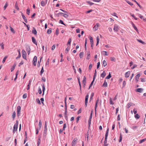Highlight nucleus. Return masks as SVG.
<instances>
[{"instance_id":"nucleus-1","label":"nucleus","mask_w":146,"mask_h":146,"mask_svg":"<svg viewBox=\"0 0 146 146\" xmlns=\"http://www.w3.org/2000/svg\"><path fill=\"white\" fill-rule=\"evenodd\" d=\"M18 124V121H17L16 123L15 124L14 126L13 130V133H15V132L17 131Z\"/></svg>"},{"instance_id":"nucleus-2","label":"nucleus","mask_w":146,"mask_h":146,"mask_svg":"<svg viewBox=\"0 0 146 146\" xmlns=\"http://www.w3.org/2000/svg\"><path fill=\"white\" fill-rule=\"evenodd\" d=\"M22 56L23 58L25 59H26V51L24 50H23L22 51Z\"/></svg>"},{"instance_id":"nucleus-9","label":"nucleus","mask_w":146,"mask_h":146,"mask_svg":"<svg viewBox=\"0 0 146 146\" xmlns=\"http://www.w3.org/2000/svg\"><path fill=\"white\" fill-rule=\"evenodd\" d=\"M131 24L132 25L133 27L134 28V29L136 31L137 33L138 34H139V32L138 30V29H137V27H136V26L132 22H131Z\"/></svg>"},{"instance_id":"nucleus-41","label":"nucleus","mask_w":146,"mask_h":146,"mask_svg":"<svg viewBox=\"0 0 146 146\" xmlns=\"http://www.w3.org/2000/svg\"><path fill=\"white\" fill-rule=\"evenodd\" d=\"M111 74H110V72L109 73V75L108 76L106 77V79H110V78H111Z\"/></svg>"},{"instance_id":"nucleus-20","label":"nucleus","mask_w":146,"mask_h":146,"mask_svg":"<svg viewBox=\"0 0 146 146\" xmlns=\"http://www.w3.org/2000/svg\"><path fill=\"white\" fill-rule=\"evenodd\" d=\"M26 50L27 51H30L31 50V49L29 46H26Z\"/></svg>"},{"instance_id":"nucleus-22","label":"nucleus","mask_w":146,"mask_h":146,"mask_svg":"<svg viewBox=\"0 0 146 146\" xmlns=\"http://www.w3.org/2000/svg\"><path fill=\"white\" fill-rule=\"evenodd\" d=\"M33 29L32 30V33L35 35H36L37 33V31L34 28H33Z\"/></svg>"},{"instance_id":"nucleus-19","label":"nucleus","mask_w":146,"mask_h":146,"mask_svg":"<svg viewBox=\"0 0 146 146\" xmlns=\"http://www.w3.org/2000/svg\"><path fill=\"white\" fill-rule=\"evenodd\" d=\"M90 58V52H88L87 53V56L86 57V59L88 60Z\"/></svg>"},{"instance_id":"nucleus-49","label":"nucleus","mask_w":146,"mask_h":146,"mask_svg":"<svg viewBox=\"0 0 146 146\" xmlns=\"http://www.w3.org/2000/svg\"><path fill=\"white\" fill-rule=\"evenodd\" d=\"M36 102L39 104H41L38 98L36 99Z\"/></svg>"},{"instance_id":"nucleus-63","label":"nucleus","mask_w":146,"mask_h":146,"mask_svg":"<svg viewBox=\"0 0 146 146\" xmlns=\"http://www.w3.org/2000/svg\"><path fill=\"white\" fill-rule=\"evenodd\" d=\"M92 64L91 63L90 64L89 66V70H90L91 69V68H92Z\"/></svg>"},{"instance_id":"nucleus-12","label":"nucleus","mask_w":146,"mask_h":146,"mask_svg":"<svg viewBox=\"0 0 146 146\" xmlns=\"http://www.w3.org/2000/svg\"><path fill=\"white\" fill-rule=\"evenodd\" d=\"M47 129H44L43 133L44 138L45 139L46 135Z\"/></svg>"},{"instance_id":"nucleus-47","label":"nucleus","mask_w":146,"mask_h":146,"mask_svg":"<svg viewBox=\"0 0 146 146\" xmlns=\"http://www.w3.org/2000/svg\"><path fill=\"white\" fill-rule=\"evenodd\" d=\"M107 82L106 81H104L103 84V86L106 87L107 86Z\"/></svg>"},{"instance_id":"nucleus-48","label":"nucleus","mask_w":146,"mask_h":146,"mask_svg":"<svg viewBox=\"0 0 146 146\" xmlns=\"http://www.w3.org/2000/svg\"><path fill=\"white\" fill-rule=\"evenodd\" d=\"M86 2L90 6L94 4L93 3L90 2L89 1H87Z\"/></svg>"},{"instance_id":"nucleus-36","label":"nucleus","mask_w":146,"mask_h":146,"mask_svg":"<svg viewBox=\"0 0 146 146\" xmlns=\"http://www.w3.org/2000/svg\"><path fill=\"white\" fill-rule=\"evenodd\" d=\"M110 60H111L112 61H113L115 62L116 60L115 58L114 57H111L110 58Z\"/></svg>"},{"instance_id":"nucleus-28","label":"nucleus","mask_w":146,"mask_h":146,"mask_svg":"<svg viewBox=\"0 0 146 146\" xmlns=\"http://www.w3.org/2000/svg\"><path fill=\"white\" fill-rule=\"evenodd\" d=\"M18 74H19V70H17L16 73V74H15L16 77L14 79V81H15L16 80V79L17 78V76L18 75Z\"/></svg>"},{"instance_id":"nucleus-60","label":"nucleus","mask_w":146,"mask_h":146,"mask_svg":"<svg viewBox=\"0 0 146 146\" xmlns=\"http://www.w3.org/2000/svg\"><path fill=\"white\" fill-rule=\"evenodd\" d=\"M88 97L89 96L88 95H87L86 96L85 99V101H88Z\"/></svg>"},{"instance_id":"nucleus-5","label":"nucleus","mask_w":146,"mask_h":146,"mask_svg":"<svg viewBox=\"0 0 146 146\" xmlns=\"http://www.w3.org/2000/svg\"><path fill=\"white\" fill-rule=\"evenodd\" d=\"M119 29V27L117 24H115L114 25L113 30L115 31H117Z\"/></svg>"},{"instance_id":"nucleus-55","label":"nucleus","mask_w":146,"mask_h":146,"mask_svg":"<svg viewBox=\"0 0 146 146\" xmlns=\"http://www.w3.org/2000/svg\"><path fill=\"white\" fill-rule=\"evenodd\" d=\"M59 23H61V24H62L63 25H64L65 26L66 25L64 23L63 21H62V20H60Z\"/></svg>"},{"instance_id":"nucleus-23","label":"nucleus","mask_w":146,"mask_h":146,"mask_svg":"<svg viewBox=\"0 0 146 146\" xmlns=\"http://www.w3.org/2000/svg\"><path fill=\"white\" fill-rule=\"evenodd\" d=\"M96 40H97V43L96 44V45L97 46L99 42L100 39L99 38V37L98 36H97L96 37Z\"/></svg>"},{"instance_id":"nucleus-45","label":"nucleus","mask_w":146,"mask_h":146,"mask_svg":"<svg viewBox=\"0 0 146 146\" xmlns=\"http://www.w3.org/2000/svg\"><path fill=\"white\" fill-rule=\"evenodd\" d=\"M125 1H126L128 4H129L130 5H133V4L129 1H128L127 0H125Z\"/></svg>"},{"instance_id":"nucleus-17","label":"nucleus","mask_w":146,"mask_h":146,"mask_svg":"<svg viewBox=\"0 0 146 146\" xmlns=\"http://www.w3.org/2000/svg\"><path fill=\"white\" fill-rule=\"evenodd\" d=\"M32 42H33L36 45H37V43L36 42V40L35 39V38L33 37H32Z\"/></svg>"},{"instance_id":"nucleus-27","label":"nucleus","mask_w":146,"mask_h":146,"mask_svg":"<svg viewBox=\"0 0 146 146\" xmlns=\"http://www.w3.org/2000/svg\"><path fill=\"white\" fill-rule=\"evenodd\" d=\"M40 137L38 138L37 143V146H39L40 144Z\"/></svg>"},{"instance_id":"nucleus-8","label":"nucleus","mask_w":146,"mask_h":146,"mask_svg":"<svg viewBox=\"0 0 146 146\" xmlns=\"http://www.w3.org/2000/svg\"><path fill=\"white\" fill-rule=\"evenodd\" d=\"M77 141V139L76 138H75L72 141V146H74L76 143Z\"/></svg>"},{"instance_id":"nucleus-51","label":"nucleus","mask_w":146,"mask_h":146,"mask_svg":"<svg viewBox=\"0 0 146 146\" xmlns=\"http://www.w3.org/2000/svg\"><path fill=\"white\" fill-rule=\"evenodd\" d=\"M44 70L43 69V67H42L41 70V71L40 72V74L41 75H42V74L43 73V72H44Z\"/></svg>"},{"instance_id":"nucleus-64","label":"nucleus","mask_w":146,"mask_h":146,"mask_svg":"<svg viewBox=\"0 0 146 146\" xmlns=\"http://www.w3.org/2000/svg\"><path fill=\"white\" fill-rule=\"evenodd\" d=\"M126 82L125 81H124L123 83V87H124L126 85Z\"/></svg>"},{"instance_id":"nucleus-25","label":"nucleus","mask_w":146,"mask_h":146,"mask_svg":"<svg viewBox=\"0 0 146 146\" xmlns=\"http://www.w3.org/2000/svg\"><path fill=\"white\" fill-rule=\"evenodd\" d=\"M132 103L131 102H129L127 105V108H129L132 105Z\"/></svg>"},{"instance_id":"nucleus-53","label":"nucleus","mask_w":146,"mask_h":146,"mask_svg":"<svg viewBox=\"0 0 146 146\" xmlns=\"http://www.w3.org/2000/svg\"><path fill=\"white\" fill-rule=\"evenodd\" d=\"M69 48L68 47H67L65 50V52L66 53H67L68 51L69 50Z\"/></svg>"},{"instance_id":"nucleus-52","label":"nucleus","mask_w":146,"mask_h":146,"mask_svg":"<svg viewBox=\"0 0 146 146\" xmlns=\"http://www.w3.org/2000/svg\"><path fill=\"white\" fill-rule=\"evenodd\" d=\"M134 2H135L136 3L137 5L140 8H141V6L140 5H139L138 3L135 0H133V1Z\"/></svg>"},{"instance_id":"nucleus-56","label":"nucleus","mask_w":146,"mask_h":146,"mask_svg":"<svg viewBox=\"0 0 146 146\" xmlns=\"http://www.w3.org/2000/svg\"><path fill=\"white\" fill-rule=\"evenodd\" d=\"M55 44H54L52 46L51 48V50H53L55 48Z\"/></svg>"},{"instance_id":"nucleus-34","label":"nucleus","mask_w":146,"mask_h":146,"mask_svg":"<svg viewBox=\"0 0 146 146\" xmlns=\"http://www.w3.org/2000/svg\"><path fill=\"white\" fill-rule=\"evenodd\" d=\"M110 104L113 105L114 103L112 102V98H110Z\"/></svg>"},{"instance_id":"nucleus-35","label":"nucleus","mask_w":146,"mask_h":146,"mask_svg":"<svg viewBox=\"0 0 146 146\" xmlns=\"http://www.w3.org/2000/svg\"><path fill=\"white\" fill-rule=\"evenodd\" d=\"M52 32V29L50 28L48 29L47 31V33L48 34H50Z\"/></svg>"},{"instance_id":"nucleus-14","label":"nucleus","mask_w":146,"mask_h":146,"mask_svg":"<svg viewBox=\"0 0 146 146\" xmlns=\"http://www.w3.org/2000/svg\"><path fill=\"white\" fill-rule=\"evenodd\" d=\"M46 3H47V1H42L41 2V6H44L46 5Z\"/></svg>"},{"instance_id":"nucleus-58","label":"nucleus","mask_w":146,"mask_h":146,"mask_svg":"<svg viewBox=\"0 0 146 146\" xmlns=\"http://www.w3.org/2000/svg\"><path fill=\"white\" fill-rule=\"evenodd\" d=\"M27 97V94H24L23 96V98L24 99L26 98Z\"/></svg>"},{"instance_id":"nucleus-15","label":"nucleus","mask_w":146,"mask_h":146,"mask_svg":"<svg viewBox=\"0 0 146 146\" xmlns=\"http://www.w3.org/2000/svg\"><path fill=\"white\" fill-rule=\"evenodd\" d=\"M42 91H43V93L42 94V95L43 96L44 94V91L45 90V88L44 86V84H42Z\"/></svg>"},{"instance_id":"nucleus-43","label":"nucleus","mask_w":146,"mask_h":146,"mask_svg":"<svg viewBox=\"0 0 146 146\" xmlns=\"http://www.w3.org/2000/svg\"><path fill=\"white\" fill-rule=\"evenodd\" d=\"M59 33V30L58 28H57L56 30L55 34L56 35H58Z\"/></svg>"},{"instance_id":"nucleus-16","label":"nucleus","mask_w":146,"mask_h":146,"mask_svg":"<svg viewBox=\"0 0 146 146\" xmlns=\"http://www.w3.org/2000/svg\"><path fill=\"white\" fill-rule=\"evenodd\" d=\"M42 126V122L41 120H39L38 123V129H40L41 128Z\"/></svg>"},{"instance_id":"nucleus-39","label":"nucleus","mask_w":146,"mask_h":146,"mask_svg":"<svg viewBox=\"0 0 146 146\" xmlns=\"http://www.w3.org/2000/svg\"><path fill=\"white\" fill-rule=\"evenodd\" d=\"M10 28L11 31L13 33H15V31L13 29V28H12L11 26H10Z\"/></svg>"},{"instance_id":"nucleus-31","label":"nucleus","mask_w":146,"mask_h":146,"mask_svg":"<svg viewBox=\"0 0 146 146\" xmlns=\"http://www.w3.org/2000/svg\"><path fill=\"white\" fill-rule=\"evenodd\" d=\"M103 66L104 67L106 66L107 65V63L105 60H104L103 61Z\"/></svg>"},{"instance_id":"nucleus-37","label":"nucleus","mask_w":146,"mask_h":146,"mask_svg":"<svg viewBox=\"0 0 146 146\" xmlns=\"http://www.w3.org/2000/svg\"><path fill=\"white\" fill-rule=\"evenodd\" d=\"M98 100H97V101L96 103V105H95V111H96V108H97V106H98Z\"/></svg>"},{"instance_id":"nucleus-6","label":"nucleus","mask_w":146,"mask_h":146,"mask_svg":"<svg viewBox=\"0 0 146 146\" xmlns=\"http://www.w3.org/2000/svg\"><path fill=\"white\" fill-rule=\"evenodd\" d=\"M37 60V58L36 56H35L33 58V65L35 66L36 65V62Z\"/></svg>"},{"instance_id":"nucleus-30","label":"nucleus","mask_w":146,"mask_h":146,"mask_svg":"<svg viewBox=\"0 0 146 146\" xmlns=\"http://www.w3.org/2000/svg\"><path fill=\"white\" fill-rule=\"evenodd\" d=\"M137 40L139 42L142 43L143 44H145V43L144 42H143L141 40L137 39Z\"/></svg>"},{"instance_id":"nucleus-11","label":"nucleus","mask_w":146,"mask_h":146,"mask_svg":"<svg viewBox=\"0 0 146 146\" xmlns=\"http://www.w3.org/2000/svg\"><path fill=\"white\" fill-rule=\"evenodd\" d=\"M21 15H22V17L23 18V19H24L26 23H27V19H26V18L25 17V15H23V13H21Z\"/></svg>"},{"instance_id":"nucleus-24","label":"nucleus","mask_w":146,"mask_h":146,"mask_svg":"<svg viewBox=\"0 0 146 146\" xmlns=\"http://www.w3.org/2000/svg\"><path fill=\"white\" fill-rule=\"evenodd\" d=\"M42 57H41L40 58V61H38V64H37V66L38 67H39V66H40V63L41 62V60H42Z\"/></svg>"},{"instance_id":"nucleus-21","label":"nucleus","mask_w":146,"mask_h":146,"mask_svg":"<svg viewBox=\"0 0 146 146\" xmlns=\"http://www.w3.org/2000/svg\"><path fill=\"white\" fill-rule=\"evenodd\" d=\"M143 90L142 88H137V89L136 91L138 92L141 93L142 92Z\"/></svg>"},{"instance_id":"nucleus-38","label":"nucleus","mask_w":146,"mask_h":146,"mask_svg":"<svg viewBox=\"0 0 146 146\" xmlns=\"http://www.w3.org/2000/svg\"><path fill=\"white\" fill-rule=\"evenodd\" d=\"M31 85V81H29V82L28 84V87H27V90H29V89H30V86Z\"/></svg>"},{"instance_id":"nucleus-26","label":"nucleus","mask_w":146,"mask_h":146,"mask_svg":"<svg viewBox=\"0 0 146 146\" xmlns=\"http://www.w3.org/2000/svg\"><path fill=\"white\" fill-rule=\"evenodd\" d=\"M68 13H64L63 14V15H62V16L65 18H67L68 17Z\"/></svg>"},{"instance_id":"nucleus-4","label":"nucleus","mask_w":146,"mask_h":146,"mask_svg":"<svg viewBox=\"0 0 146 146\" xmlns=\"http://www.w3.org/2000/svg\"><path fill=\"white\" fill-rule=\"evenodd\" d=\"M21 110V107L20 106H18L17 109V115L19 116L20 115Z\"/></svg>"},{"instance_id":"nucleus-54","label":"nucleus","mask_w":146,"mask_h":146,"mask_svg":"<svg viewBox=\"0 0 146 146\" xmlns=\"http://www.w3.org/2000/svg\"><path fill=\"white\" fill-rule=\"evenodd\" d=\"M18 51H19V54L18 56L16 58V59H17L18 58H20L21 56V53H20V51L19 50Z\"/></svg>"},{"instance_id":"nucleus-32","label":"nucleus","mask_w":146,"mask_h":146,"mask_svg":"<svg viewBox=\"0 0 146 146\" xmlns=\"http://www.w3.org/2000/svg\"><path fill=\"white\" fill-rule=\"evenodd\" d=\"M16 116V113L15 111H13V113H12V117L14 119L15 117Z\"/></svg>"},{"instance_id":"nucleus-40","label":"nucleus","mask_w":146,"mask_h":146,"mask_svg":"<svg viewBox=\"0 0 146 146\" xmlns=\"http://www.w3.org/2000/svg\"><path fill=\"white\" fill-rule=\"evenodd\" d=\"M7 57H8L7 56H6L4 57V58H3V59L2 61V63H4V62H5V61L6 60L7 58Z\"/></svg>"},{"instance_id":"nucleus-33","label":"nucleus","mask_w":146,"mask_h":146,"mask_svg":"<svg viewBox=\"0 0 146 146\" xmlns=\"http://www.w3.org/2000/svg\"><path fill=\"white\" fill-rule=\"evenodd\" d=\"M80 58H82L84 55V52H81L80 53Z\"/></svg>"},{"instance_id":"nucleus-46","label":"nucleus","mask_w":146,"mask_h":146,"mask_svg":"<svg viewBox=\"0 0 146 146\" xmlns=\"http://www.w3.org/2000/svg\"><path fill=\"white\" fill-rule=\"evenodd\" d=\"M30 13V10L29 8H28L27 10V13L28 15H29Z\"/></svg>"},{"instance_id":"nucleus-50","label":"nucleus","mask_w":146,"mask_h":146,"mask_svg":"<svg viewBox=\"0 0 146 146\" xmlns=\"http://www.w3.org/2000/svg\"><path fill=\"white\" fill-rule=\"evenodd\" d=\"M146 140V139H143L139 141V143H142L143 142L145 141Z\"/></svg>"},{"instance_id":"nucleus-10","label":"nucleus","mask_w":146,"mask_h":146,"mask_svg":"<svg viewBox=\"0 0 146 146\" xmlns=\"http://www.w3.org/2000/svg\"><path fill=\"white\" fill-rule=\"evenodd\" d=\"M130 72V71H128L126 72L125 75V78H128L129 76Z\"/></svg>"},{"instance_id":"nucleus-59","label":"nucleus","mask_w":146,"mask_h":146,"mask_svg":"<svg viewBox=\"0 0 146 146\" xmlns=\"http://www.w3.org/2000/svg\"><path fill=\"white\" fill-rule=\"evenodd\" d=\"M71 41V38H70L69 40L68 41V43L67 44V45L68 44L70 45Z\"/></svg>"},{"instance_id":"nucleus-62","label":"nucleus","mask_w":146,"mask_h":146,"mask_svg":"<svg viewBox=\"0 0 146 146\" xmlns=\"http://www.w3.org/2000/svg\"><path fill=\"white\" fill-rule=\"evenodd\" d=\"M66 127V123H64L63 125V130H64L65 129V128Z\"/></svg>"},{"instance_id":"nucleus-7","label":"nucleus","mask_w":146,"mask_h":146,"mask_svg":"<svg viewBox=\"0 0 146 146\" xmlns=\"http://www.w3.org/2000/svg\"><path fill=\"white\" fill-rule=\"evenodd\" d=\"M86 78L84 76V77L83 80L82 81V84H83V86L84 87H85L86 85Z\"/></svg>"},{"instance_id":"nucleus-42","label":"nucleus","mask_w":146,"mask_h":146,"mask_svg":"<svg viewBox=\"0 0 146 146\" xmlns=\"http://www.w3.org/2000/svg\"><path fill=\"white\" fill-rule=\"evenodd\" d=\"M135 117L136 119H138L139 118L140 116L138 114H136L135 115Z\"/></svg>"},{"instance_id":"nucleus-18","label":"nucleus","mask_w":146,"mask_h":146,"mask_svg":"<svg viewBox=\"0 0 146 146\" xmlns=\"http://www.w3.org/2000/svg\"><path fill=\"white\" fill-rule=\"evenodd\" d=\"M106 75V72L105 71H103V73L101 74V76L103 78H104Z\"/></svg>"},{"instance_id":"nucleus-29","label":"nucleus","mask_w":146,"mask_h":146,"mask_svg":"<svg viewBox=\"0 0 146 146\" xmlns=\"http://www.w3.org/2000/svg\"><path fill=\"white\" fill-rule=\"evenodd\" d=\"M16 66V64H14L13 65V67H12L11 68V71L12 72L14 70L15 67Z\"/></svg>"},{"instance_id":"nucleus-13","label":"nucleus","mask_w":146,"mask_h":146,"mask_svg":"<svg viewBox=\"0 0 146 146\" xmlns=\"http://www.w3.org/2000/svg\"><path fill=\"white\" fill-rule=\"evenodd\" d=\"M140 76V74L139 73L138 74L136 75L135 77V79L136 80L137 82H138V79L139 78V77Z\"/></svg>"},{"instance_id":"nucleus-3","label":"nucleus","mask_w":146,"mask_h":146,"mask_svg":"<svg viewBox=\"0 0 146 146\" xmlns=\"http://www.w3.org/2000/svg\"><path fill=\"white\" fill-rule=\"evenodd\" d=\"M100 26V24L98 23H97L96 24L93 28V30L94 31H97L98 28V27Z\"/></svg>"},{"instance_id":"nucleus-57","label":"nucleus","mask_w":146,"mask_h":146,"mask_svg":"<svg viewBox=\"0 0 146 146\" xmlns=\"http://www.w3.org/2000/svg\"><path fill=\"white\" fill-rule=\"evenodd\" d=\"M8 5V3H7V2L5 3V5L4 7V10H5L6 9Z\"/></svg>"},{"instance_id":"nucleus-61","label":"nucleus","mask_w":146,"mask_h":146,"mask_svg":"<svg viewBox=\"0 0 146 146\" xmlns=\"http://www.w3.org/2000/svg\"><path fill=\"white\" fill-rule=\"evenodd\" d=\"M122 139V136L121 134H120V139L119 140V142H121Z\"/></svg>"},{"instance_id":"nucleus-44","label":"nucleus","mask_w":146,"mask_h":146,"mask_svg":"<svg viewBox=\"0 0 146 146\" xmlns=\"http://www.w3.org/2000/svg\"><path fill=\"white\" fill-rule=\"evenodd\" d=\"M90 42L91 43H94V41L93 40V38L92 37H90Z\"/></svg>"}]
</instances>
